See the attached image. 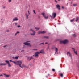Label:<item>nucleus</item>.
Segmentation results:
<instances>
[{"mask_svg":"<svg viewBox=\"0 0 79 79\" xmlns=\"http://www.w3.org/2000/svg\"><path fill=\"white\" fill-rule=\"evenodd\" d=\"M40 53H42L44 54L45 52H44V50H41L39 52H37L35 53L34 55L35 58H38L39 57V54Z\"/></svg>","mask_w":79,"mask_h":79,"instance_id":"1","label":"nucleus"},{"mask_svg":"<svg viewBox=\"0 0 79 79\" xmlns=\"http://www.w3.org/2000/svg\"><path fill=\"white\" fill-rule=\"evenodd\" d=\"M69 42V41L67 40H60V44H63L64 45H66V44H67Z\"/></svg>","mask_w":79,"mask_h":79,"instance_id":"2","label":"nucleus"},{"mask_svg":"<svg viewBox=\"0 0 79 79\" xmlns=\"http://www.w3.org/2000/svg\"><path fill=\"white\" fill-rule=\"evenodd\" d=\"M30 42V41H27L26 42H24L23 44L25 45H27V46H29V47H31L32 45H31L30 43H28Z\"/></svg>","mask_w":79,"mask_h":79,"instance_id":"3","label":"nucleus"},{"mask_svg":"<svg viewBox=\"0 0 79 79\" xmlns=\"http://www.w3.org/2000/svg\"><path fill=\"white\" fill-rule=\"evenodd\" d=\"M17 64H16L17 66H19V65H21L22 64V62L21 61H17Z\"/></svg>","mask_w":79,"mask_h":79,"instance_id":"4","label":"nucleus"},{"mask_svg":"<svg viewBox=\"0 0 79 79\" xmlns=\"http://www.w3.org/2000/svg\"><path fill=\"white\" fill-rule=\"evenodd\" d=\"M5 62L8 64V67H11V65L10 64V62L8 60H5Z\"/></svg>","mask_w":79,"mask_h":79,"instance_id":"5","label":"nucleus"},{"mask_svg":"<svg viewBox=\"0 0 79 79\" xmlns=\"http://www.w3.org/2000/svg\"><path fill=\"white\" fill-rule=\"evenodd\" d=\"M27 60L28 61H31V60H32V59H33V58H32V57H27Z\"/></svg>","mask_w":79,"mask_h":79,"instance_id":"6","label":"nucleus"},{"mask_svg":"<svg viewBox=\"0 0 79 79\" xmlns=\"http://www.w3.org/2000/svg\"><path fill=\"white\" fill-rule=\"evenodd\" d=\"M52 19H54L56 16V14L55 13H54L52 14Z\"/></svg>","mask_w":79,"mask_h":79,"instance_id":"7","label":"nucleus"},{"mask_svg":"<svg viewBox=\"0 0 79 79\" xmlns=\"http://www.w3.org/2000/svg\"><path fill=\"white\" fill-rule=\"evenodd\" d=\"M67 55H68V54H69V56H70V57H71V58H72V55H71V53H70V52H67Z\"/></svg>","mask_w":79,"mask_h":79,"instance_id":"8","label":"nucleus"},{"mask_svg":"<svg viewBox=\"0 0 79 79\" xmlns=\"http://www.w3.org/2000/svg\"><path fill=\"white\" fill-rule=\"evenodd\" d=\"M42 15H43L44 17V18L45 19H48V17L47 16V17L45 16V14H44V13H42Z\"/></svg>","mask_w":79,"mask_h":79,"instance_id":"9","label":"nucleus"},{"mask_svg":"<svg viewBox=\"0 0 79 79\" xmlns=\"http://www.w3.org/2000/svg\"><path fill=\"white\" fill-rule=\"evenodd\" d=\"M56 7H57V8H58V9L59 10H61L60 9V6L59 5V4H57L56 6Z\"/></svg>","mask_w":79,"mask_h":79,"instance_id":"10","label":"nucleus"},{"mask_svg":"<svg viewBox=\"0 0 79 79\" xmlns=\"http://www.w3.org/2000/svg\"><path fill=\"white\" fill-rule=\"evenodd\" d=\"M46 33V31H40L39 32V34H45Z\"/></svg>","mask_w":79,"mask_h":79,"instance_id":"11","label":"nucleus"},{"mask_svg":"<svg viewBox=\"0 0 79 79\" xmlns=\"http://www.w3.org/2000/svg\"><path fill=\"white\" fill-rule=\"evenodd\" d=\"M44 39H48L49 38V36H44L43 37Z\"/></svg>","mask_w":79,"mask_h":79,"instance_id":"12","label":"nucleus"},{"mask_svg":"<svg viewBox=\"0 0 79 79\" xmlns=\"http://www.w3.org/2000/svg\"><path fill=\"white\" fill-rule=\"evenodd\" d=\"M18 19L17 18H15V19H13V21H18Z\"/></svg>","mask_w":79,"mask_h":79,"instance_id":"13","label":"nucleus"},{"mask_svg":"<svg viewBox=\"0 0 79 79\" xmlns=\"http://www.w3.org/2000/svg\"><path fill=\"white\" fill-rule=\"evenodd\" d=\"M59 75L62 77H63V73H60V74H59Z\"/></svg>","mask_w":79,"mask_h":79,"instance_id":"14","label":"nucleus"},{"mask_svg":"<svg viewBox=\"0 0 79 79\" xmlns=\"http://www.w3.org/2000/svg\"><path fill=\"white\" fill-rule=\"evenodd\" d=\"M72 36L73 37H77V35L76 34H72Z\"/></svg>","mask_w":79,"mask_h":79,"instance_id":"15","label":"nucleus"},{"mask_svg":"<svg viewBox=\"0 0 79 79\" xmlns=\"http://www.w3.org/2000/svg\"><path fill=\"white\" fill-rule=\"evenodd\" d=\"M7 64H2V63H1L0 64V66H2V65H6Z\"/></svg>","mask_w":79,"mask_h":79,"instance_id":"16","label":"nucleus"},{"mask_svg":"<svg viewBox=\"0 0 79 79\" xmlns=\"http://www.w3.org/2000/svg\"><path fill=\"white\" fill-rule=\"evenodd\" d=\"M55 51H56V52H58V48H55Z\"/></svg>","mask_w":79,"mask_h":79,"instance_id":"17","label":"nucleus"},{"mask_svg":"<svg viewBox=\"0 0 79 79\" xmlns=\"http://www.w3.org/2000/svg\"><path fill=\"white\" fill-rule=\"evenodd\" d=\"M35 34V32H33V33H31V35H34Z\"/></svg>","mask_w":79,"mask_h":79,"instance_id":"18","label":"nucleus"},{"mask_svg":"<svg viewBox=\"0 0 79 79\" xmlns=\"http://www.w3.org/2000/svg\"><path fill=\"white\" fill-rule=\"evenodd\" d=\"M73 51L74 53H75L76 55H77V51H75V50H73Z\"/></svg>","mask_w":79,"mask_h":79,"instance_id":"19","label":"nucleus"},{"mask_svg":"<svg viewBox=\"0 0 79 79\" xmlns=\"http://www.w3.org/2000/svg\"><path fill=\"white\" fill-rule=\"evenodd\" d=\"M4 75L5 76H6V77H8L10 76V75H7L6 74H4Z\"/></svg>","mask_w":79,"mask_h":79,"instance_id":"20","label":"nucleus"},{"mask_svg":"<svg viewBox=\"0 0 79 79\" xmlns=\"http://www.w3.org/2000/svg\"><path fill=\"white\" fill-rule=\"evenodd\" d=\"M56 47H55V46L53 45L52 46V47L51 48L52 50H53V49H54V48H55Z\"/></svg>","mask_w":79,"mask_h":79,"instance_id":"21","label":"nucleus"},{"mask_svg":"<svg viewBox=\"0 0 79 79\" xmlns=\"http://www.w3.org/2000/svg\"><path fill=\"white\" fill-rule=\"evenodd\" d=\"M76 22H77V21H78V20H79V17H76Z\"/></svg>","mask_w":79,"mask_h":79,"instance_id":"22","label":"nucleus"},{"mask_svg":"<svg viewBox=\"0 0 79 79\" xmlns=\"http://www.w3.org/2000/svg\"><path fill=\"white\" fill-rule=\"evenodd\" d=\"M22 66L23 67H25L26 68H28V67H27L26 65L23 64L22 65Z\"/></svg>","mask_w":79,"mask_h":79,"instance_id":"23","label":"nucleus"},{"mask_svg":"<svg viewBox=\"0 0 79 79\" xmlns=\"http://www.w3.org/2000/svg\"><path fill=\"white\" fill-rule=\"evenodd\" d=\"M30 31H31L33 32H35V31H34L33 30H32V29H30Z\"/></svg>","mask_w":79,"mask_h":79,"instance_id":"24","label":"nucleus"},{"mask_svg":"<svg viewBox=\"0 0 79 79\" xmlns=\"http://www.w3.org/2000/svg\"><path fill=\"white\" fill-rule=\"evenodd\" d=\"M30 31H31L33 32H35V31H34L33 30H32V29H30Z\"/></svg>","mask_w":79,"mask_h":79,"instance_id":"25","label":"nucleus"},{"mask_svg":"<svg viewBox=\"0 0 79 79\" xmlns=\"http://www.w3.org/2000/svg\"><path fill=\"white\" fill-rule=\"evenodd\" d=\"M12 63H14V64H17V62H15L14 61H13Z\"/></svg>","mask_w":79,"mask_h":79,"instance_id":"26","label":"nucleus"},{"mask_svg":"<svg viewBox=\"0 0 79 79\" xmlns=\"http://www.w3.org/2000/svg\"><path fill=\"white\" fill-rule=\"evenodd\" d=\"M44 43H42L39 44V45H44Z\"/></svg>","mask_w":79,"mask_h":79,"instance_id":"27","label":"nucleus"},{"mask_svg":"<svg viewBox=\"0 0 79 79\" xmlns=\"http://www.w3.org/2000/svg\"><path fill=\"white\" fill-rule=\"evenodd\" d=\"M35 29H36V31H37V30H39V28H37V27H35Z\"/></svg>","mask_w":79,"mask_h":79,"instance_id":"28","label":"nucleus"},{"mask_svg":"<svg viewBox=\"0 0 79 79\" xmlns=\"http://www.w3.org/2000/svg\"><path fill=\"white\" fill-rule=\"evenodd\" d=\"M73 5L74 6H77V4H73Z\"/></svg>","mask_w":79,"mask_h":79,"instance_id":"29","label":"nucleus"},{"mask_svg":"<svg viewBox=\"0 0 79 79\" xmlns=\"http://www.w3.org/2000/svg\"><path fill=\"white\" fill-rule=\"evenodd\" d=\"M73 21H74V19H73L70 20V22H73Z\"/></svg>","mask_w":79,"mask_h":79,"instance_id":"30","label":"nucleus"},{"mask_svg":"<svg viewBox=\"0 0 79 79\" xmlns=\"http://www.w3.org/2000/svg\"><path fill=\"white\" fill-rule=\"evenodd\" d=\"M19 57V56H16L15 57V58L16 60H18V57Z\"/></svg>","mask_w":79,"mask_h":79,"instance_id":"31","label":"nucleus"},{"mask_svg":"<svg viewBox=\"0 0 79 79\" xmlns=\"http://www.w3.org/2000/svg\"><path fill=\"white\" fill-rule=\"evenodd\" d=\"M26 17L27 19H28V15H27V14H26Z\"/></svg>","mask_w":79,"mask_h":79,"instance_id":"32","label":"nucleus"},{"mask_svg":"<svg viewBox=\"0 0 79 79\" xmlns=\"http://www.w3.org/2000/svg\"><path fill=\"white\" fill-rule=\"evenodd\" d=\"M30 66H31V67H32V66H33V65H32V64H29V65Z\"/></svg>","mask_w":79,"mask_h":79,"instance_id":"33","label":"nucleus"},{"mask_svg":"<svg viewBox=\"0 0 79 79\" xmlns=\"http://www.w3.org/2000/svg\"><path fill=\"white\" fill-rule=\"evenodd\" d=\"M49 46H48L47 48V50H48V49H49Z\"/></svg>","mask_w":79,"mask_h":79,"instance_id":"34","label":"nucleus"},{"mask_svg":"<svg viewBox=\"0 0 79 79\" xmlns=\"http://www.w3.org/2000/svg\"><path fill=\"white\" fill-rule=\"evenodd\" d=\"M19 66L20 68H22L23 69V66H21L20 65H19Z\"/></svg>","mask_w":79,"mask_h":79,"instance_id":"35","label":"nucleus"},{"mask_svg":"<svg viewBox=\"0 0 79 79\" xmlns=\"http://www.w3.org/2000/svg\"><path fill=\"white\" fill-rule=\"evenodd\" d=\"M33 12L35 14H36V13H35V11L34 10H33Z\"/></svg>","mask_w":79,"mask_h":79,"instance_id":"36","label":"nucleus"},{"mask_svg":"<svg viewBox=\"0 0 79 79\" xmlns=\"http://www.w3.org/2000/svg\"><path fill=\"white\" fill-rule=\"evenodd\" d=\"M7 45H5V46H4L3 47H4V48H5V47H7Z\"/></svg>","mask_w":79,"mask_h":79,"instance_id":"37","label":"nucleus"},{"mask_svg":"<svg viewBox=\"0 0 79 79\" xmlns=\"http://www.w3.org/2000/svg\"><path fill=\"white\" fill-rule=\"evenodd\" d=\"M52 71L54 72L55 71V69H52Z\"/></svg>","mask_w":79,"mask_h":79,"instance_id":"38","label":"nucleus"},{"mask_svg":"<svg viewBox=\"0 0 79 79\" xmlns=\"http://www.w3.org/2000/svg\"><path fill=\"white\" fill-rule=\"evenodd\" d=\"M49 16L51 17V19H53V17H52V16L51 15H50V16Z\"/></svg>","mask_w":79,"mask_h":79,"instance_id":"39","label":"nucleus"},{"mask_svg":"<svg viewBox=\"0 0 79 79\" xmlns=\"http://www.w3.org/2000/svg\"><path fill=\"white\" fill-rule=\"evenodd\" d=\"M72 50H75V49H74V48H72Z\"/></svg>","mask_w":79,"mask_h":79,"instance_id":"40","label":"nucleus"},{"mask_svg":"<svg viewBox=\"0 0 79 79\" xmlns=\"http://www.w3.org/2000/svg\"><path fill=\"white\" fill-rule=\"evenodd\" d=\"M9 61H10V62H13V61H12V60H9Z\"/></svg>","mask_w":79,"mask_h":79,"instance_id":"41","label":"nucleus"},{"mask_svg":"<svg viewBox=\"0 0 79 79\" xmlns=\"http://www.w3.org/2000/svg\"><path fill=\"white\" fill-rule=\"evenodd\" d=\"M18 27H19V28L21 26H19V25H18Z\"/></svg>","mask_w":79,"mask_h":79,"instance_id":"42","label":"nucleus"},{"mask_svg":"<svg viewBox=\"0 0 79 79\" xmlns=\"http://www.w3.org/2000/svg\"><path fill=\"white\" fill-rule=\"evenodd\" d=\"M33 50H37V49H33Z\"/></svg>","mask_w":79,"mask_h":79,"instance_id":"43","label":"nucleus"},{"mask_svg":"<svg viewBox=\"0 0 79 79\" xmlns=\"http://www.w3.org/2000/svg\"><path fill=\"white\" fill-rule=\"evenodd\" d=\"M9 2H11V0H9Z\"/></svg>","mask_w":79,"mask_h":79,"instance_id":"44","label":"nucleus"},{"mask_svg":"<svg viewBox=\"0 0 79 79\" xmlns=\"http://www.w3.org/2000/svg\"><path fill=\"white\" fill-rule=\"evenodd\" d=\"M62 9H64V7H63V6H62Z\"/></svg>","mask_w":79,"mask_h":79,"instance_id":"45","label":"nucleus"},{"mask_svg":"<svg viewBox=\"0 0 79 79\" xmlns=\"http://www.w3.org/2000/svg\"><path fill=\"white\" fill-rule=\"evenodd\" d=\"M19 31H17V33H16L17 34H19Z\"/></svg>","mask_w":79,"mask_h":79,"instance_id":"46","label":"nucleus"},{"mask_svg":"<svg viewBox=\"0 0 79 79\" xmlns=\"http://www.w3.org/2000/svg\"><path fill=\"white\" fill-rule=\"evenodd\" d=\"M24 52V50H22V51H21V52Z\"/></svg>","mask_w":79,"mask_h":79,"instance_id":"47","label":"nucleus"},{"mask_svg":"<svg viewBox=\"0 0 79 79\" xmlns=\"http://www.w3.org/2000/svg\"><path fill=\"white\" fill-rule=\"evenodd\" d=\"M0 76H3V75L2 74L0 75Z\"/></svg>","mask_w":79,"mask_h":79,"instance_id":"48","label":"nucleus"},{"mask_svg":"<svg viewBox=\"0 0 79 79\" xmlns=\"http://www.w3.org/2000/svg\"><path fill=\"white\" fill-rule=\"evenodd\" d=\"M12 58H13V59H15V57H12Z\"/></svg>","mask_w":79,"mask_h":79,"instance_id":"49","label":"nucleus"},{"mask_svg":"<svg viewBox=\"0 0 79 79\" xmlns=\"http://www.w3.org/2000/svg\"><path fill=\"white\" fill-rule=\"evenodd\" d=\"M48 44V43L47 42L45 43V44Z\"/></svg>","mask_w":79,"mask_h":79,"instance_id":"50","label":"nucleus"},{"mask_svg":"<svg viewBox=\"0 0 79 79\" xmlns=\"http://www.w3.org/2000/svg\"><path fill=\"white\" fill-rule=\"evenodd\" d=\"M6 32H9V30H6Z\"/></svg>","mask_w":79,"mask_h":79,"instance_id":"51","label":"nucleus"},{"mask_svg":"<svg viewBox=\"0 0 79 79\" xmlns=\"http://www.w3.org/2000/svg\"><path fill=\"white\" fill-rule=\"evenodd\" d=\"M17 35V33H15V36H16V35Z\"/></svg>","mask_w":79,"mask_h":79,"instance_id":"52","label":"nucleus"},{"mask_svg":"<svg viewBox=\"0 0 79 79\" xmlns=\"http://www.w3.org/2000/svg\"><path fill=\"white\" fill-rule=\"evenodd\" d=\"M55 1L56 2V3H57V1H56V0H55Z\"/></svg>","mask_w":79,"mask_h":79,"instance_id":"53","label":"nucleus"},{"mask_svg":"<svg viewBox=\"0 0 79 79\" xmlns=\"http://www.w3.org/2000/svg\"><path fill=\"white\" fill-rule=\"evenodd\" d=\"M25 47V45H23V48H24Z\"/></svg>","mask_w":79,"mask_h":79,"instance_id":"54","label":"nucleus"},{"mask_svg":"<svg viewBox=\"0 0 79 79\" xmlns=\"http://www.w3.org/2000/svg\"><path fill=\"white\" fill-rule=\"evenodd\" d=\"M15 25H17V23H15Z\"/></svg>","mask_w":79,"mask_h":79,"instance_id":"55","label":"nucleus"},{"mask_svg":"<svg viewBox=\"0 0 79 79\" xmlns=\"http://www.w3.org/2000/svg\"><path fill=\"white\" fill-rule=\"evenodd\" d=\"M46 77L47 78H48V76H46Z\"/></svg>","mask_w":79,"mask_h":79,"instance_id":"56","label":"nucleus"},{"mask_svg":"<svg viewBox=\"0 0 79 79\" xmlns=\"http://www.w3.org/2000/svg\"><path fill=\"white\" fill-rule=\"evenodd\" d=\"M3 8H5V7L4 6V7H3Z\"/></svg>","mask_w":79,"mask_h":79,"instance_id":"57","label":"nucleus"},{"mask_svg":"<svg viewBox=\"0 0 79 79\" xmlns=\"http://www.w3.org/2000/svg\"><path fill=\"white\" fill-rule=\"evenodd\" d=\"M48 75L49 76H50V74H48Z\"/></svg>","mask_w":79,"mask_h":79,"instance_id":"58","label":"nucleus"},{"mask_svg":"<svg viewBox=\"0 0 79 79\" xmlns=\"http://www.w3.org/2000/svg\"><path fill=\"white\" fill-rule=\"evenodd\" d=\"M35 56V55H33V56Z\"/></svg>","mask_w":79,"mask_h":79,"instance_id":"59","label":"nucleus"},{"mask_svg":"<svg viewBox=\"0 0 79 79\" xmlns=\"http://www.w3.org/2000/svg\"><path fill=\"white\" fill-rule=\"evenodd\" d=\"M3 19V18H2V19H1V20H2Z\"/></svg>","mask_w":79,"mask_h":79,"instance_id":"60","label":"nucleus"},{"mask_svg":"<svg viewBox=\"0 0 79 79\" xmlns=\"http://www.w3.org/2000/svg\"><path fill=\"white\" fill-rule=\"evenodd\" d=\"M28 13H29V11H28Z\"/></svg>","mask_w":79,"mask_h":79,"instance_id":"61","label":"nucleus"},{"mask_svg":"<svg viewBox=\"0 0 79 79\" xmlns=\"http://www.w3.org/2000/svg\"><path fill=\"white\" fill-rule=\"evenodd\" d=\"M28 15H30V13H28Z\"/></svg>","mask_w":79,"mask_h":79,"instance_id":"62","label":"nucleus"},{"mask_svg":"<svg viewBox=\"0 0 79 79\" xmlns=\"http://www.w3.org/2000/svg\"><path fill=\"white\" fill-rule=\"evenodd\" d=\"M2 23H3V21H2Z\"/></svg>","mask_w":79,"mask_h":79,"instance_id":"63","label":"nucleus"},{"mask_svg":"<svg viewBox=\"0 0 79 79\" xmlns=\"http://www.w3.org/2000/svg\"><path fill=\"white\" fill-rule=\"evenodd\" d=\"M58 0V1H60V0Z\"/></svg>","mask_w":79,"mask_h":79,"instance_id":"64","label":"nucleus"}]
</instances>
